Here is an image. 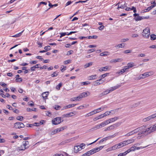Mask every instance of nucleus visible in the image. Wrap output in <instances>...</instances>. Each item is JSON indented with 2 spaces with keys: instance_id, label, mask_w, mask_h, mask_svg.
<instances>
[{
  "instance_id": "26",
  "label": "nucleus",
  "mask_w": 156,
  "mask_h": 156,
  "mask_svg": "<svg viewBox=\"0 0 156 156\" xmlns=\"http://www.w3.org/2000/svg\"><path fill=\"white\" fill-rule=\"evenodd\" d=\"M143 19V18L142 17L138 16L137 17H134V20H136V21H140L142 20Z\"/></svg>"
},
{
  "instance_id": "47",
  "label": "nucleus",
  "mask_w": 156,
  "mask_h": 156,
  "mask_svg": "<svg viewBox=\"0 0 156 156\" xmlns=\"http://www.w3.org/2000/svg\"><path fill=\"white\" fill-rule=\"evenodd\" d=\"M133 134H133V131H132L127 133L125 135V136H130L132 135H133Z\"/></svg>"
},
{
  "instance_id": "57",
  "label": "nucleus",
  "mask_w": 156,
  "mask_h": 156,
  "mask_svg": "<svg viewBox=\"0 0 156 156\" xmlns=\"http://www.w3.org/2000/svg\"><path fill=\"white\" fill-rule=\"evenodd\" d=\"M131 50H127L124 51L123 53L125 54H128L131 52Z\"/></svg>"
},
{
  "instance_id": "64",
  "label": "nucleus",
  "mask_w": 156,
  "mask_h": 156,
  "mask_svg": "<svg viewBox=\"0 0 156 156\" xmlns=\"http://www.w3.org/2000/svg\"><path fill=\"white\" fill-rule=\"evenodd\" d=\"M73 53V51L72 50H70L68 51L67 53V55H70L72 54Z\"/></svg>"
},
{
  "instance_id": "59",
  "label": "nucleus",
  "mask_w": 156,
  "mask_h": 156,
  "mask_svg": "<svg viewBox=\"0 0 156 156\" xmlns=\"http://www.w3.org/2000/svg\"><path fill=\"white\" fill-rule=\"evenodd\" d=\"M100 125L101 128V127H103L106 125V124H105L104 121L102 122L101 124H100Z\"/></svg>"
},
{
  "instance_id": "31",
  "label": "nucleus",
  "mask_w": 156,
  "mask_h": 156,
  "mask_svg": "<svg viewBox=\"0 0 156 156\" xmlns=\"http://www.w3.org/2000/svg\"><path fill=\"white\" fill-rule=\"evenodd\" d=\"M151 39L154 40L156 39V35L154 34H152L150 35Z\"/></svg>"
},
{
  "instance_id": "43",
  "label": "nucleus",
  "mask_w": 156,
  "mask_h": 156,
  "mask_svg": "<svg viewBox=\"0 0 156 156\" xmlns=\"http://www.w3.org/2000/svg\"><path fill=\"white\" fill-rule=\"evenodd\" d=\"M150 120H151V119H150V116H149L146 118L144 119L143 120V121L144 122H146Z\"/></svg>"
},
{
  "instance_id": "44",
  "label": "nucleus",
  "mask_w": 156,
  "mask_h": 156,
  "mask_svg": "<svg viewBox=\"0 0 156 156\" xmlns=\"http://www.w3.org/2000/svg\"><path fill=\"white\" fill-rule=\"evenodd\" d=\"M99 112H98L97 109L94 110L90 112L91 115H93L96 113Z\"/></svg>"
},
{
  "instance_id": "49",
  "label": "nucleus",
  "mask_w": 156,
  "mask_h": 156,
  "mask_svg": "<svg viewBox=\"0 0 156 156\" xmlns=\"http://www.w3.org/2000/svg\"><path fill=\"white\" fill-rule=\"evenodd\" d=\"M16 119L20 121H22L23 120V117L22 116H18L16 117Z\"/></svg>"
},
{
  "instance_id": "45",
  "label": "nucleus",
  "mask_w": 156,
  "mask_h": 156,
  "mask_svg": "<svg viewBox=\"0 0 156 156\" xmlns=\"http://www.w3.org/2000/svg\"><path fill=\"white\" fill-rule=\"evenodd\" d=\"M59 132L58 128L55 129L53 132H52L51 133L52 134H54L58 132Z\"/></svg>"
},
{
  "instance_id": "42",
  "label": "nucleus",
  "mask_w": 156,
  "mask_h": 156,
  "mask_svg": "<svg viewBox=\"0 0 156 156\" xmlns=\"http://www.w3.org/2000/svg\"><path fill=\"white\" fill-rule=\"evenodd\" d=\"M62 86V83H60L59 84L57 85L56 87V88L57 90H60V88Z\"/></svg>"
},
{
  "instance_id": "53",
  "label": "nucleus",
  "mask_w": 156,
  "mask_h": 156,
  "mask_svg": "<svg viewBox=\"0 0 156 156\" xmlns=\"http://www.w3.org/2000/svg\"><path fill=\"white\" fill-rule=\"evenodd\" d=\"M108 139V137H106L103 138L100 141V143L103 142L104 141H106Z\"/></svg>"
},
{
  "instance_id": "13",
  "label": "nucleus",
  "mask_w": 156,
  "mask_h": 156,
  "mask_svg": "<svg viewBox=\"0 0 156 156\" xmlns=\"http://www.w3.org/2000/svg\"><path fill=\"white\" fill-rule=\"evenodd\" d=\"M146 128V126H143L140 127H139L136 129V131L137 133L139 131H141L143 129H144L145 128Z\"/></svg>"
},
{
  "instance_id": "19",
  "label": "nucleus",
  "mask_w": 156,
  "mask_h": 156,
  "mask_svg": "<svg viewBox=\"0 0 156 156\" xmlns=\"http://www.w3.org/2000/svg\"><path fill=\"white\" fill-rule=\"evenodd\" d=\"M97 75L96 74L89 76L88 77V79L89 80H92L96 79Z\"/></svg>"
},
{
  "instance_id": "23",
  "label": "nucleus",
  "mask_w": 156,
  "mask_h": 156,
  "mask_svg": "<svg viewBox=\"0 0 156 156\" xmlns=\"http://www.w3.org/2000/svg\"><path fill=\"white\" fill-rule=\"evenodd\" d=\"M110 92H109V91H108V90H105V91H103V92L101 93L100 94V96L102 97L105 95H106L107 94H108Z\"/></svg>"
},
{
  "instance_id": "18",
  "label": "nucleus",
  "mask_w": 156,
  "mask_h": 156,
  "mask_svg": "<svg viewBox=\"0 0 156 156\" xmlns=\"http://www.w3.org/2000/svg\"><path fill=\"white\" fill-rule=\"evenodd\" d=\"M48 95V92H46L42 94V96L44 99H45L47 98Z\"/></svg>"
},
{
  "instance_id": "20",
  "label": "nucleus",
  "mask_w": 156,
  "mask_h": 156,
  "mask_svg": "<svg viewBox=\"0 0 156 156\" xmlns=\"http://www.w3.org/2000/svg\"><path fill=\"white\" fill-rule=\"evenodd\" d=\"M101 78L99 80H97L96 81L94 84V86H97L100 85L101 84V83L99 82V81H101Z\"/></svg>"
},
{
  "instance_id": "32",
  "label": "nucleus",
  "mask_w": 156,
  "mask_h": 156,
  "mask_svg": "<svg viewBox=\"0 0 156 156\" xmlns=\"http://www.w3.org/2000/svg\"><path fill=\"white\" fill-rule=\"evenodd\" d=\"M92 62H91L89 63H86L84 66V67L85 68H87L89 67L90 66H92Z\"/></svg>"
},
{
  "instance_id": "9",
  "label": "nucleus",
  "mask_w": 156,
  "mask_h": 156,
  "mask_svg": "<svg viewBox=\"0 0 156 156\" xmlns=\"http://www.w3.org/2000/svg\"><path fill=\"white\" fill-rule=\"evenodd\" d=\"M27 149V148L26 147H24V146H23V144H22L21 146L17 148L16 150L18 152H19L20 151H24L25 149Z\"/></svg>"
},
{
  "instance_id": "60",
  "label": "nucleus",
  "mask_w": 156,
  "mask_h": 156,
  "mask_svg": "<svg viewBox=\"0 0 156 156\" xmlns=\"http://www.w3.org/2000/svg\"><path fill=\"white\" fill-rule=\"evenodd\" d=\"M50 46H45L44 47V48L45 50L46 51H47L48 50H49L50 49Z\"/></svg>"
},
{
  "instance_id": "10",
  "label": "nucleus",
  "mask_w": 156,
  "mask_h": 156,
  "mask_svg": "<svg viewBox=\"0 0 156 156\" xmlns=\"http://www.w3.org/2000/svg\"><path fill=\"white\" fill-rule=\"evenodd\" d=\"M127 69L126 68V67L124 66L123 69H121L120 70L117 72V73L119 75L122 74L123 73L126 72Z\"/></svg>"
},
{
  "instance_id": "48",
  "label": "nucleus",
  "mask_w": 156,
  "mask_h": 156,
  "mask_svg": "<svg viewBox=\"0 0 156 156\" xmlns=\"http://www.w3.org/2000/svg\"><path fill=\"white\" fill-rule=\"evenodd\" d=\"M74 152L76 153H77L78 152V145L74 147Z\"/></svg>"
},
{
  "instance_id": "25",
  "label": "nucleus",
  "mask_w": 156,
  "mask_h": 156,
  "mask_svg": "<svg viewBox=\"0 0 156 156\" xmlns=\"http://www.w3.org/2000/svg\"><path fill=\"white\" fill-rule=\"evenodd\" d=\"M109 54V52H108L107 51H105L101 53L100 55L101 56H106Z\"/></svg>"
},
{
  "instance_id": "33",
  "label": "nucleus",
  "mask_w": 156,
  "mask_h": 156,
  "mask_svg": "<svg viewBox=\"0 0 156 156\" xmlns=\"http://www.w3.org/2000/svg\"><path fill=\"white\" fill-rule=\"evenodd\" d=\"M91 150L92 151V152L93 154L99 151L98 147L93 149Z\"/></svg>"
},
{
  "instance_id": "50",
  "label": "nucleus",
  "mask_w": 156,
  "mask_h": 156,
  "mask_svg": "<svg viewBox=\"0 0 156 156\" xmlns=\"http://www.w3.org/2000/svg\"><path fill=\"white\" fill-rule=\"evenodd\" d=\"M22 79L21 77L18 78H16V82L19 83H20L22 82Z\"/></svg>"
},
{
  "instance_id": "15",
  "label": "nucleus",
  "mask_w": 156,
  "mask_h": 156,
  "mask_svg": "<svg viewBox=\"0 0 156 156\" xmlns=\"http://www.w3.org/2000/svg\"><path fill=\"white\" fill-rule=\"evenodd\" d=\"M76 105V104H69V105H68L64 107V108L65 109H67L68 108H71L72 107H74Z\"/></svg>"
},
{
  "instance_id": "1",
  "label": "nucleus",
  "mask_w": 156,
  "mask_h": 156,
  "mask_svg": "<svg viewBox=\"0 0 156 156\" xmlns=\"http://www.w3.org/2000/svg\"><path fill=\"white\" fill-rule=\"evenodd\" d=\"M150 34V33L149 28L146 27L143 30L142 35L143 37L145 38H148L149 37Z\"/></svg>"
},
{
  "instance_id": "2",
  "label": "nucleus",
  "mask_w": 156,
  "mask_h": 156,
  "mask_svg": "<svg viewBox=\"0 0 156 156\" xmlns=\"http://www.w3.org/2000/svg\"><path fill=\"white\" fill-rule=\"evenodd\" d=\"M63 121V119L62 120L61 117H57L52 120V122L53 124L56 125L60 123Z\"/></svg>"
},
{
  "instance_id": "62",
  "label": "nucleus",
  "mask_w": 156,
  "mask_h": 156,
  "mask_svg": "<svg viewBox=\"0 0 156 156\" xmlns=\"http://www.w3.org/2000/svg\"><path fill=\"white\" fill-rule=\"evenodd\" d=\"M104 122H105V124H106V125H108V124L111 123L109 119L107 120L104 121Z\"/></svg>"
},
{
  "instance_id": "37",
  "label": "nucleus",
  "mask_w": 156,
  "mask_h": 156,
  "mask_svg": "<svg viewBox=\"0 0 156 156\" xmlns=\"http://www.w3.org/2000/svg\"><path fill=\"white\" fill-rule=\"evenodd\" d=\"M113 110H111L109 111H107L104 114V115L105 117L109 115L110 113H111V112H113Z\"/></svg>"
},
{
  "instance_id": "51",
  "label": "nucleus",
  "mask_w": 156,
  "mask_h": 156,
  "mask_svg": "<svg viewBox=\"0 0 156 156\" xmlns=\"http://www.w3.org/2000/svg\"><path fill=\"white\" fill-rule=\"evenodd\" d=\"M107 108L108 107L107 106H103L98 108L97 109V111H98L99 110H103L105 108Z\"/></svg>"
},
{
  "instance_id": "56",
  "label": "nucleus",
  "mask_w": 156,
  "mask_h": 156,
  "mask_svg": "<svg viewBox=\"0 0 156 156\" xmlns=\"http://www.w3.org/2000/svg\"><path fill=\"white\" fill-rule=\"evenodd\" d=\"M147 73L148 74L147 76H151V75H153L154 74V72H153V71L149 72H147Z\"/></svg>"
},
{
  "instance_id": "39",
  "label": "nucleus",
  "mask_w": 156,
  "mask_h": 156,
  "mask_svg": "<svg viewBox=\"0 0 156 156\" xmlns=\"http://www.w3.org/2000/svg\"><path fill=\"white\" fill-rule=\"evenodd\" d=\"M101 126L100 124H98L97 125H96L92 129H94V130L96 129H99L101 128Z\"/></svg>"
},
{
  "instance_id": "34",
  "label": "nucleus",
  "mask_w": 156,
  "mask_h": 156,
  "mask_svg": "<svg viewBox=\"0 0 156 156\" xmlns=\"http://www.w3.org/2000/svg\"><path fill=\"white\" fill-rule=\"evenodd\" d=\"M23 30L21 32L17 34H15L13 36H12V37H19L20 36L22 33L23 32Z\"/></svg>"
},
{
  "instance_id": "52",
  "label": "nucleus",
  "mask_w": 156,
  "mask_h": 156,
  "mask_svg": "<svg viewBox=\"0 0 156 156\" xmlns=\"http://www.w3.org/2000/svg\"><path fill=\"white\" fill-rule=\"evenodd\" d=\"M148 145H147V146H144V147H136L135 148H136V150H139L140 149H143V148H144L145 147H147L148 146Z\"/></svg>"
},
{
  "instance_id": "7",
  "label": "nucleus",
  "mask_w": 156,
  "mask_h": 156,
  "mask_svg": "<svg viewBox=\"0 0 156 156\" xmlns=\"http://www.w3.org/2000/svg\"><path fill=\"white\" fill-rule=\"evenodd\" d=\"M90 93L88 92L87 91V92H83L80 94L79 95L81 99L83 97H87L88 95H90Z\"/></svg>"
},
{
  "instance_id": "16",
  "label": "nucleus",
  "mask_w": 156,
  "mask_h": 156,
  "mask_svg": "<svg viewBox=\"0 0 156 156\" xmlns=\"http://www.w3.org/2000/svg\"><path fill=\"white\" fill-rule=\"evenodd\" d=\"M122 61V59L121 58H119L115 59H112L110 61L111 63H116L117 62H120Z\"/></svg>"
},
{
  "instance_id": "41",
  "label": "nucleus",
  "mask_w": 156,
  "mask_h": 156,
  "mask_svg": "<svg viewBox=\"0 0 156 156\" xmlns=\"http://www.w3.org/2000/svg\"><path fill=\"white\" fill-rule=\"evenodd\" d=\"M120 143L122 147H123L127 145L126 140H124L122 142H121Z\"/></svg>"
},
{
  "instance_id": "17",
  "label": "nucleus",
  "mask_w": 156,
  "mask_h": 156,
  "mask_svg": "<svg viewBox=\"0 0 156 156\" xmlns=\"http://www.w3.org/2000/svg\"><path fill=\"white\" fill-rule=\"evenodd\" d=\"M81 100V98L80 95L78 96L77 97H74L73 98H72L70 100L72 101H80Z\"/></svg>"
},
{
  "instance_id": "54",
  "label": "nucleus",
  "mask_w": 156,
  "mask_h": 156,
  "mask_svg": "<svg viewBox=\"0 0 156 156\" xmlns=\"http://www.w3.org/2000/svg\"><path fill=\"white\" fill-rule=\"evenodd\" d=\"M146 133V131H145V129H143L142 131L140 132H139L138 133V135H140L143 134L144 133Z\"/></svg>"
},
{
  "instance_id": "30",
  "label": "nucleus",
  "mask_w": 156,
  "mask_h": 156,
  "mask_svg": "<svg viewBox=\"0 0 156 156\" xmlns=\"http://www.w3.org/2000/svg\"><path fill=\"white\" fill-rule=\"evenodd\" d=\"M115 47L116 48V49H119L120 48H123L124 46H123V44H120L118 45H116Z\"/></svg>"
},
{
  "instance_id": "46",
  "label": "nucleus",
  "mask_w": 156,
  "mask_h": 156,
  "mask_svg": "<svg viewBox=\"0 0 156 156\" xmlns=\"http://www.w3.org/2000/svg\"><path fill=\"white\" fill-rule=\"evenodd\" d=\"M58 73L56 72H55L51 74V76L52 77H56L58 75Z\"/></svg>"
},
{
  "instance_id": "5",
  "label": "nucleus",
  "mask_w": 156,
  "mask_h": 156,
  "mask_svg": "<svg viewBox=\"0 0 156 156\" xmlns=\"http://www.w3.org/2000/svg\"><path fill=\"white\" fill-rule=\"evenodd\" d=\"M121 124V122H118L115 123L112 125L109 126L110 129L111 130H113L115 129L117 127L119 126Z\"/></svg>"
},
{
  "instance_id": "12",
  "label": "nucleus",
  "mask_w": 156,
  "mask_h": 156,
  "mask_svg": "<svg viewBox=\"0 0 156 156\" xmlns=\"http://www.w3.org/2000/svg\"><path fill=\"white\" fill-rule=\"evenodd\" d=\"M147 75L148 74L147 72L144 73L140 75L139 77H140V78H139V79H144L146 77H148V76Z\"/></svg>"
},
{
  "instance_id": "27",
  "label": "nucleus",
  "mask_w": 156,
  "mask_h": 156,
  "mask_svg": "<svg viewBox=\"0 0 156 156\" xmlns=\"http://www.w3.org/2000/svg\"><path fill=\"white\" fill-rule=\"evenodd\" d=\"M127 144H130L131 143H133L134 141V140L133 139H130L126 140Z\"/></svg>"
},
{
  "instance_id": "55",
  "label": "nucleus",
  "mask_w": 156,
  "mask_h": 156,
  "mask_svg": "<svg viewBox=\"0 0 156 156\" xmlns=\"http://www.w3.org/2000/svg\"><path fill=\"white\" fill-rule=\"evenodd\" d=\"M108 74V73H106L100 76V78H104Z\"/></svg>"
},
{
  "instance_id": "63",
  "label": "nucleus",
  "mask_w": 156,
  "mask_h": 156,
  "mask_svg": "<svg viewBox=\"0 0 156 156\" xmlns=\"http://www.w3.org/2000/svg\"><path fill=\"white\" fill-rule=\"evenodd\" d=\"M129 40V39L128 38H124V39H122L121 41L122 42H125L126 41H128Z\"/></svg>"
},
{
  "instance_id": "24",
  "label": "nucleus",
  "mask_w": 156,
  "mask_h": 156,
  "mask_svg": "<svg viewBox=\"0 0 156 156\" xmlns=\"http://www.w3.org/2000/svg\"><path fill=\"white\" fill-rule=\"evenodd\" d=\"M117 149H119L118 145H117V144L109 148L110 150H114Z\"/></svg>"
},
{
  "instance_id": "40",
  "label": "nucleus",
  "mask_w": 156,
  "mask_h": 156,
  "mask_svg": "<svg viewBox=\"0 0 156 156\" xmlns=\"http://www.w3.org/2000/svg\"><path fill=\"white\" fill-rule=\"evenodd\" d=\"M67 128V126H64L58 128L59 131V132L62 131L63 130H64V129H66Z\"/></svg>"
},
{
  "instance_id": "38",
  "label": "nucleus",
  "mask_w": 156,
  "mask_h": 156,
  "mask_svg": "<svg viewBox=\"0 0 156 156\" xmlns=\"http://www.w3.org/2000/svg\"><path fill=\"white\" fill-rule=\"evenodd\" d=\"M98 38V36L96 35H93L92 36H89L88 37V38L89 39H97Z\"/></svg>"
},
{
  "instance_id": "28",
  "label": "nucleus",
  "mask_w": 156,
  "mask_h": 156,
  "mask_svg": "<svg viewBox=\"0 0 156 156\" xmlns=\"http://www.w3.org/2000/svg\"><path fill=\"white\" fill-rule=\"evenodd\" d=\"M73 112H70L66 114H65L63 115L64 117H67L69 116H73L72 114H73Z\"/></svg>"
},
{
  "instance_id": "29",
  "label": "nucleus",
  "mask_w": 156,
  "mask_h": 156,
  "mask_svg": "<svg viewBox=\"0 0 156 156\" xmlns=\"http://www.w3.org/2000/svg\"><path fill=\"white\" fill-rule=\"evenodd\" d=\"M127 7V4L126 3H125L124 4H121L120 5L119 4V7H120V8L121 9H124L126 7Z\"/></svg>"
},
{
  "instance_id": "8",
  "label": "nucleus",
  "mask_w": 156,
  "mask_h": 156,
  "mask_svg": "<svg viewBox=\"0 0 156 156\" xmlns=\"http://www.w3.org/2000/svg\"><path fill=\"white\" fill-rule=\"evenodd\" d=\"M111 67L110 66H106L105 67H102L100 68L99 69V70L100 71H106L108 70H109L110 68Z\"/></svg>"
},
{
  "instance_id": "58",
  "label": "nucleus",
  "mask_w": 156,
  "mask_h": 156,
  "mask_svg": "<svg viewBox=\"0 0 156 156\" xmlns=\"http://www.w3.org/2000/svg\"><path fill=\"white\" fill-rule=\"evenodd\" d=\"M71 62V60H68L66 61H65L64 62V63L66 65L70 63Z\"/></svg>"
},
{
  "instance_id": "4",
  "label": "nucleus",
  "mask_w": 156,
  "mask_h": 156,
  "mask_svg": "<svg viewBox=\"0 0 156 156\" xmlns=\"http://www.w3.org/2000/svg\"><path fill=\"white\" fill-rule=\"evenodd\" d=\"M145 129V131L148 134H150L156 130V129H155L154 126L147 128Z\"/></svg>"
},
{
  "instance_id": "35",
  "label": "nucleus",
  "mask_w": 156,
  "mask_h": 156,
  "mask_svg": "<svg viewBox=\"0 0 156 156\" xmlns=\"http://www.w3.org/2000/svg\"><path fill=\"white\" fill-rule=\"evenodd\" d=\"M78 146H79V147L81 149V150L82 149H83L85 148V144L84 143H82Z\"/></svg>"
},
{
  "instance_id": "22",
  "label": "nucleus",
  "mask_w": 156,
  "mask_h": 156,
  "mask_svg": "<svg viewBox=\"0 0 156 156\" xmlns=\"http://www.w3.org/2000/svg\"><path fill=\"white\" fill-rule=\"evenodd\" d=\"M119 119L118 117H115L114 118H111L109 119L110 121L111 122H113Z\"/></svg>"
},
{
  "instance_id": "3",
  "label": "nucleus",
  "mask_w": 156,
  "mask_h": 156,
  "mask_svg": "<svg viewBox=\"0 0 156 156\" xmlns=\"http://www.w3.org/2000/svg\"><path fill=\"white\" fill-rule=\"evenodd\" d=\"M24 124L21 122H17L14 124L13 127L15 129H20L24 127Z\"/></svg>"
},
{
  "instance_id": "11",
  "label": "nucleus",
  "mask_w": 156,
  "mask_h": 156,
  "mask_svg": "<svg viewBox=\"0 0 156 156\" xmlns=\"http://www.w3.org/2000/svg\"><path fill=\"white\" fill-rule=\"evenodd\" d=\"M23 146L28 148L29 147V143L28 141H24L23 142Z\"/></svg>"
},
{
  "instance_id": "36",
  "label": "nucleus",
  "mask_w": 156,
  "mask_h": 156,
  "mask_svg": "<svg viewBox=\"0 0 156 156\" xmlns=\"http://www.w3.org/2000/svg\"><path fill=\"white\" fill-rule=\"evenodd\" d=\"M87 154V156H89L93 154V153L92 152V151L91 150L85 153Z\"/></svg>"
},
{
  "instance_id": "6",
  "label": "nucleus",
  "mask_w": 156,
  "mask_h": 156,
  "mask_svg": "<svg viewBox=\"0 0 156 156\" xmlns=\"http://www.w3.org/2000/svg\"><path fill=\"white\" fill-rule=\"evenodd\" d=\"M121 84H117L115 86L111 87L109 88V89H108V91H109V92H111L119 88L121 86Z\"/></svg>"
},
{
  "instance_id": "14",
  "label": "nucleus",
  "mask_w": 156,
  "mask_h": 156,
  "mask_svg": "<svg viewBox=\"0 0 156 156\" xmlns=\"http://www.w3.org/2000/svg\"><path fill=\"white\" fill-rule=\"evenodd\" d=\"M146 128V126H143L140 127H139L136 129V131L137 133L139 131H141L143 129H144L145 128Z\"/></svg>"
},
{
  "instance_id": "61",
  "label": "nucleus",
  "mask_w": 156,
  "mask_h": 156,
  "mask_svg": "<svg viewBox=\"0 0 156 156\" xmlns=\"http://www.w3.org/2000/svg\"><path fill=\"white\" fill-rule=\"evenodd\" d=\"M150 118V119H153L155 117H156V115H155V114H153L150 116H149Z\"/></svg>"
},
{
  "instance_id": "21",
  "label": "nucleus",
  "mask_w": 156,
  "mask_h": 156,
  "mask_svg": "<svg viewBox=\"0 0 156 156\" xmlns=\"http://www.w3.org/2000/svg\"><path fill=\"white\" fill-rule=\"evenodd\" d=\"M134 63H129L128 64V66H125L126 68L128 69L134 66Z\"/></svg>"
}]
</instances>
